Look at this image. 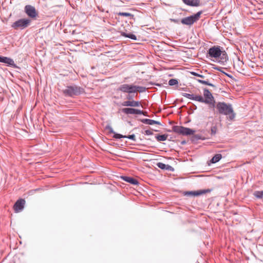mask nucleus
<instances>
[{"label":"nucleus","instance_id":"f257e3e1","mask_svg":"<svg viewBox=\"0 0 263 263\" xmlns=\"http://www.w3.org/2000/svg\"><path fill=\"white\" fill-rule=\"evenodd\" d=\"M182 95L185 98L190 100L208 104L210 108H214L215 106L214 98L211 92L206 88L203 89V96L204 98L201 95H194L187 93H184Z\"/></svg>","mask_w":263,"mask_h":263},{"label":"nucleus","instance_id":"f03ea898","mask_svg":"<svg viewBox=\"0 0 263 263\" xmlns=\"http://www.w3.org/2000/svg\"><path fill=\"white\" fill-rule=\"evenodd\" d=\"M208 53L210 58L214 59L221 64H224L228 59L226 52L222 50L221 48L218 46H214L210 48Z\"/></svg>","mask_w":263,"mask_h":263},{"label":"nucleus","instance_id":"7ed1b4c3","mask_svg":"<svg viewBox=\"0 0 263 263\" xmlns=\"http://www.w3.org/2000/svg\"><path fill=\"white\" fill-rule=\"evenodd\" d=\"M216 107L219 114L228 116V118L230 120H233L235 118V114L231 104L224 102H218Z\"/></svg>","mask_w":263,"mask_h":263},{"label":"nucleus","instance_id":"20e7f679","mask_svg":"<svg viewBox=\"0 0 263 263\" xmlns=\"http://www.w3.org/2000/svg\"><path fill=\"white\" fill-rule=\"evenodd\" d=\"M62 92L66 97H74L84 93V90L83 88L74 85L66 87L62 90Z\"/></svg>","mask_w":263,"mask_h":263},{"label":"nucleus","instance_id":"39448f33","mask_svg":"<svg viewBox=\"0 0 263 263\" xmlns=\"http://www.w3.org/2000/svg\"><path fill=\"white\" fill-rule=\"evenodd\" d=\"M202 13V12L201 11H199L194 15L182 18L181 20V22L184 25H191L199 20L200 15Z\"/></svg>","mask_w":263,"mask_h":263},{"label":"nucleus","instance_id":"423d86ee","mask_svg":"<svg viewBox=\"0 0 263 263\" xmlns=\"http://www.w3.org/2000/svg\"><path fill=\"white\" fill-rule=\"evenodd\" d=\"M172 130L176 133L185 136L193 135L195 133V130L191 128L177 125L174 126Z\"/></svg>","mask_w":263,"mask_h":263},{"label":"nucleus","instance_id":"0eeeda50","mask_svg":"<svg viewBox=\"0 0 263 263\" xmlns=\"http://www.w3.org/2000/svg\"><path fill=\"white\" fill-rule=\"evenodd\" d=\"M30 23V20L29 19L22 18L14 22L12 27L16 29H22L28 27Z\"/></svg>","mask_w":263,"mask_h":263},{"label":"nucleus","instance_id":"6e6552de","mask_svg":"<svg viewBox=\"0 0 263 263\" xmlns=\"http://www.w3.org/2000/svg\"><path fill=\"white\" fill-rule=\"evenodd\" d=\"M134 85L123 84L118 88L117 90L121 91L124 93H127L128 94H131L135 93Z\"/></svg>","mask_w":263,"mask_h":263},{"label":"nucleus","instance_id":"1a4fd4ad","mask_svg":"<svg viewBox=\"0 0 263 263\" xmlns=\"http://www.w3.org/2000/svg\"><path fill=\"white\" fill-rule=\"evenodd\" d=\"M25 12L31 18L35 19L38 16V12L34 7L31 5H26L25 7Z\"/></svg>","mask_w":263,"mask_h":263},{"label":"nucleus","instance_id":"9d476101","mask_svg":"<svg viewBox=\"0 0 263 263\" xmlns=\"http://www.w3.org/2000/svg\"><path fill=\"white\" fill-rule=\"evenodd\" d=\"M122 112L126 115H144L145 114L142 110L135 109L134 108H123L121 110Z\"/></svg>","mask_w":263,"mask_h":263},{"label":"nucleus","instance_id":"9b49d317","mask_svg":"<svg viewBox=\"0 0 263 263\" xmlns=\"http://www.w3.org/2000/svg\"><path fill=\"white\" fill-rule=\"evenodd\" d=\"M210 190H200L197 191H187L185 192L184 195L190 196H199L207 193L210 192Z\"/></svg>","mask_w":263,"mask_h":263},{"label":"nucleus","instance_id":"f8f14e48","mask_svg":"<svg viewBox=\"0 0 263 263\" xmlns=\"http://www.w3.org/2000/svg\"><path fill=\"white\" fill-rule=\"evenodd\" d=\"M25 201L24 199H21L18 200L13 206L14 210L15 212H19L21 211L24 208Z\"/></svg>","mask_w":263,"mask_h":263},{"label":"nucleus","instance_id":"ddd939ff","mask_svg":"<svg viewBox=\"0 0 263 263\" xmlns=\"http://www.w3.org/2000/svg\"><path fill=\"white\" fill-rule=\"evenodd\" d=\"M0 62L6 64L7 66L16 67V64L14 63L13 59L6 57L0 56Z\"/></svg>","mask_w":263,"mask_h":263},{"label":"nucleus","instance_id":"4468645a","mask_svg":"<svg viewBox=\"0 0 263 263\" xmlns=\"http://www.w3.org/2000/svg\"><path fill=\"white\" fill-rule=\"evenodd\" d=\"M123 106L139 107L141 106L140 102L134 100L125 101L122 103Z\"/></svg>","mask_w":263,"mask_h":263},{"label":"nucleus","instance_id":"2eb2a0df","mask_svg":"<svg viewBox=\"0 0 263 263\" xmlns=\"http://www.w3.org/2000/svg\"><path fill=\"white\" fill-rule=\"evenodd\" d=\"M122 178L125 181L130 183V184H133V185H136V184H138V181L133 177L123 176V177H122Z\"/></svg>","mask_w":263,"mask_h":263},{"label":"nucleus","instance_id":"dca6fc26","mask_svg":"<svg viewBox=\"0 0 263 263\" xmlns=\"http://www.w3.org/2000/svg\"><path fill=\"white\" fill-rule=\"evenodd\" d=\"M183 2L189 6H198L200 5L199 0H183Z\"/></svg>","mask_w":263,"mask_h":263},{"label":"nucleus","instance_id":"f3484780","mask_svg":"<svg viewBox=\"0 0 263 263\" xmlns=\"http://www.w3.org/2000/svg\"><path fill=\"white\" fill-rule=\"evenodd\" d=\"M141 121L142 123L148 125L160 124V123L158 121L148 119H143L141 120Z\"/></svg>","mask_w":263,"mask_h":263},{"label":"nucleus","instance_id":"a211bd4d","mask_svg":"<svg viewBox=\"0 0 263 263\" xmlns=\"http://www.w3.org/2000/svg\"><path fill=\"white\" fill-rule=\"evenodd\" d=\"M157 166L162 170H170L172 167L169 165H166L162 162H158L157 163Z\"/></svg>","mask_w":263,"mask_h":263},{"label":"nucleus","instance_id":"6ab92c4d","mask_svg":"<svg viewBox=\"0 0 263 263\" xmlns=\"http://www.w3.org/2000/svg\"><path fill=\"white\" fill-rule=\"evenodd\" d=\"M222 158V156L221 154H216L211 160V162L212 163H215L218 162Z\"/></svg>","mask_w":263,"mask_h":263},{"label":"nucleus","instance_id":"aec40b11","mask_svg":"<svg viewBox=\"0 0 263 263\" xmlns=\"http://www.w3.org/2000/svg\"><path fill=\"white\" fill-rule=\"evenodd\" d=\"M167 138V135H159L156 136V139L158 141H163L166 140Z\"/></svg>","mask_w":263,"mask_h":263},{"label":"nucleus","instance_id":"412c9836","mask_svg":"<svg viewBox=\"0 0 263 263\" xmlns=\"http://www.w3.org/2000/svg\"><path fill=\"white\" fill-rule=\"evenodd\" d=\"M134 87L135 92L137 91H139V92H142L145 90V88L144 87L134 85Z\"/></svg>","mask_w":263,"mask_h":263},{"label":"nucleus","instance_id":"4be33fe9","mask_svg":"<svg viewBox=\"0 0 263 263\" xmlns=\"http://www.w3.org/2000/svg\"><path fill=\"white\" fill-rule=\"evenodd\" d=\"M117 14L119 16H124V17H132L133 16V15L130 13L128 12H119L117 13Z\"/></svg>","mask_w":263,"mask_h":263},{"label":"nucleus","instance_id":"5701e85b","mask_svg":"<svg viewBox=\"0 0 263 263\" xmlns=\"http://www.w3.org/2000/svg\"><path fill=\"white\" fill-rule=\"evenodd\" d=\"M254 195L257 198H261L263 197V191H255Z\"/></svg>","mask_w":263,"mask_h":263},{"label":"nucleus","instance_id":"b1692460","mask_svg":"<svg viewBox=\"0 0 263 263\" xmlns=\"http://www.w3.org/2000/svg\"><path fill=\"white\" fill-rule=\"evenodd\" d=\"M197 81L201 84L207 85L211 86L212 87H215V86L213 84L209 83L208 80L205 81V80H198Z\"/></svg>","mask_w":263,"mask_h":263},{"label":"nucleus","instance_id":"393cba45","mask_svg":"<svg viewBox=\"0 0 263 263\" xmlns=\"http://www.w3.org/2000/svg\"><path fill=\"white\" fill-rule=\"evenodd\" d=\"M122 34L124 35L125 37H127L132 40H137V36L134 34Z\"/></svg>","mask_w":263,"mask_h":263},{"label":"nucleus","instance_id":"a878e982","mask_svg":"<svg viewBox=\"0 0 263 263\" xmlns=\"http://www.w3.org/2000/svg\"><path fill=\"white\" fill-rule=\"evenodd\" d=\"M178 81L176 79H172L170 80V81H168V84L170 86L176 85L178 84Z\"/></svg>","mask_w":263,"mask_h":263},{"label":"nucleus","instance_id":"bb28decb","mask_svg":"<svg viewBox=\"0 0 263 263\" xmlns=\"http://www.w3.org/2000/svg\"><path fill=\"white\" fill-rule=\"evenodd\" d=\"M114 134V135L113 136V138H114L115 139H121L122 138L126 137V136H123L122 135H121L119 134H117L115 132Z\"/></svg>","mask_w":263,"mask_h":263},{"label":"nucleus","instance_id":"cd10ccee","mask_svg":"<svg viewBox=\"0 0 263 263\" xmlns=\"http://www.w3.org/2000/svg\"><path fill=\"white\" fill-rule=\"evenodd\" d=\"M126 138H128V139H131L133 141H136V137H135V135H128L127 136H126Z\"/></svg>","mask_w":263,"mask_h":263},{"label":"nucleus","instance_id":"c85d7f7f","mask_svg":"<svg viewBox=\"0 0 263 263\" xmlns=\"http://www.w3.org/2000/svg\"><path fill=\"white\" fill-rule=\"evenodd\" d=\"M106 129H108L110 133H115L112 128L110 125H107L106 126Z\"/></svg>","mask_w":263,"mask_h":263},{"label":"nucleus","instance_id":"c756f323","mask_svg":"<svg viewBox=\"0 0 263 263\" xmlns=\"http://www.w3.org/2000/svg\"><path fill=\"white\" fill-rule=\"evenodd\" d=\"M217 128L216 126H213L211 128V133L212 134H215L216 132Z\"/></svg>","mask_w":263,"mask_h":263},{"label":"nucleus","instance_id":"7c9ffc66","mask_svg":"<svg viewBox=\"0 0 263 263\" xmlns=\"http://www.w3.org/2000/svg\"><path fill=\"white\" fill-rule=\"evenodd\" d=\"M126 99L128 100L127 101L132 100L133 97L130 94H128L127 96L126 97Z\"/></svg>","mask_w":263,"mask_h":263},{"label":"nucleus","instance_id":"2f4dec72","mask_svg":"<svg viewBox=\"0 0 263 263\" xmlns=\"http://www.w3.org/2000/svg\"><path fill=\"white\" fill-rule=\"evenodd\" d=\"M192 74L195 76H197L198 77H199L200 78H203V76L196 73L195 72H192Z\"/></svg>","mask_w":263,"mask_h":263},{"label":"nucleus","instance_id":"473e14b6","mask_svg":"<svg viewBox=\"0 0 263 263\" xmlns=\"http://www.w3.org/2000/svg\"><path fill=\"white\" fill-rule=\"evenodd\" d=\"M146 133L147 135H151V132L149 130H146Z\"/></svg>","mask_w":263,"mask_h":263}]
</instances>
